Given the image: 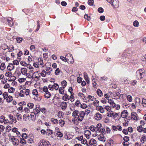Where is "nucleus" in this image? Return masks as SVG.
I'll return each mask as SVG.
<instances>
[{
    "mask_svg": "<svg viewBox=\"0 0 146 146\" xmlns=\"http://www.w3.org/2000/svg\"><path fill=\"white\" fill-rule=\"evenodd\" d=\"M84 111H79L74 110L72 113V116L74 117L75 120L82 121L84 117Z\"/></svg>",
    "mask_w": 146,
    "mask_h": 146,
    "instance_id": "obj_1",
    "label": "nucleus"
},
{
    "mask_svg": "<svg viewBox=\"0 0 146 146\" xmlns=\"http://www.w3.org/2000/svg\"><path fill=\"white\" fill-rule=\"evenodd\" d=\"M113 6V8H117L119 6V3L117 0H106Z\"/></svg>",
    "mask_w": 146,
    "mask_h": 146,
    "instance_id": "obj_2",
    "label": "nucleus"
},
{
    "mask_svg": "<svg viewBox=\"0 0 146 146\" xmlns=\"http://www.w3.org/2000/svg\"><path fill=\"white\" fill-rule=\"evenodd\" d=\"M69 56L70 57L72 58V60H71L70 61H69V59H68V58H66V57H64L63 56H60V59L63 61L65 62H70L71 63H72L74 62V60L73 59V57L72 54H69Z\"/></svg>",
    "mask_w": 146,
    "mask_h": 146,
    "instance_id": "obj_3",
    "label": "nucleus"
},
{
    "mask_svg": "<svg viewBox=\"0 0 146 146\" xmlns=\"http://www.w3.org/2000/svg\"><path fill=\"white\" fill-rule=\"evenodd\" d=\"M143 72L142 69H139L137 71L136 73V76L137 79L140 80L143 77Z\"/></svg>",
    "mask_w": 146,
    "mask_h": 146,
    "instance_id": "obj_4",
    "label": "nucleus"
},
{
    "mask_svg": "<svg viewBox=\"0 0 146 146\" xmlns=\"http://www.w3.org/2000/svg\"><path fill=\"white\" fill-rule=\"evenodd\" d=\"M107 115L108 117H110L114 119L116 118L118 116V114L111 111L110 112L107 113Z\"/></svg>",
    "mask_w": 146,
    "mask_h": 146,
    "instance_id": "obj_5",
    "label": "nucleus"
},
{
    "mask_svg": "<svg viewBox=\"0 0 146 146\" xmlns=\"http://www.w3.org/2000/svg\"><path fill=\"white\" fill-rule=\"evenodd\" d=\"M49 143L48 141H46L44 140H41L38 144L39 146H48Z\"/></svg>",
    "mask_w": 146,
    "mask_h": 146,
    "instance_id": "obj_6",
    "label": "nucleus"
},
{
    "mask_svg": "<svg viewBox=\"0 0 146 146\" xmlns=\"http://www.w3.org/2000/svg\"><path fill=\"white\" fill-rule=\"evenodd\" d=\"M11 139L14 145H17L19 143V141L18 139L12 137L11 138Z\"/></svg>",
    "mask_w": 146,
    "mask_h": 146,
    "instance_id": "obj_7",
    "label": "nucleus"
},
{
    "mask_svg": "<svg viewBox=\"0 0 146 146\" xmlns=\"http://www.w3.org/2000/svg\"><path fill=\"white\" fill-rule=\"evenodd\" d=\"M94 118L97 120H100L102 119V115L100 113H97L95 114Z\"/></svg>",
    "mask_w": 146,
    "mask_h": 146,
    "instance_id": "obj_8",
    "label": "nucleus"
},
{
    "mask_svg": "<svg viewBox=\"0 0 146 146\" xmlns=\"http://www.w3.org/2000/svg\"><path fill=\"white\" fill-rule=\"evenodd\" d=\"M138 116L137 113L134 112H132L131 114V118L133 120H138Z\"/></svg>",
    "mask_w": 146,
    "mask_h": 146,
    "instance_id": "obj_9",
    "label": "nucleus"
},
{
    "mask_svg": "<svg viewBox=\"0 0 146 146\" xmlns=\"http://www.w3.org/2000/svg\"><path fill=\"white\" fill-rule=\"evenodd\" d=\"M40 75L39 74H38V75L36 76H35L34 74H33L32 76L31 77V78L33 79L35 81H37L40 79Z\"/></svg>",
    "mask_w": 146,
    "mask_h": 146,
    "instance_id": "obj_10",
    "label": "nucleus"
},
{
    "mask_svg": "<svg viewBox=\"0 0 146 146\" xmlns=\"http://www.w3.org/2000/svg\"><path fill=\"white\" fill-rule=\"evenodd\" d=\"M102 124L100 123H98L97 124L95 127V132H99L100 131V129L101 128Z\"/></svg>",
    "mask_w": 146,
    "mask_h": 146,
    "instance_id": "obj_11",
    "label": "nucleus"
},
{
    "mask_svg": "<svg viewBox=\"0 0 146 146\" xmlns=\"http://www.w3.org/2000/svg\"><path fill=\"white\" fill-rule=\"evenodd\" d=\"M7 21L8 22L9 25L11 27L12 26L13 23L12 18L10 17H9L7 19Z\"/></svg>",
    "mask_w": 146,
    "mask_h": 146,
    "instance_id": "obj_12",
    "label": "nucleus"
},
{
    "mask_svg": "<svg viewBox=\"0 0 146 146\" xmlns=\"http://www.w3.org/2000/svg\"><path fill=\"white\" fill-rule=\"evenodd\" d=\"M22 91V93L23 94L27 96L30 93V90L28 89H23V90H21Z\"/></svg>",
    "mask_w": 146,
    "mask_h": 146,
    "instance_id": "obj_13",
    "label": "nucleus"
},
{
    "mask_svg": "<svg viewBox=\"0 0 146 146\" xmlns=\"http://www.w3.org/2000/svg\"><path fill=\"white\" fill-rule=\"evenodd\" d=\"M84 134L86 138L89 139L91 135V133L89 130H86L84 132Z\"/></svg>",
    "mask_w": 146,
    "mask_h": 146,
    "instance_id": "obj_14",
    "label": "nucleus"
},
{
    "mask_svg": "<svg viewBox=\"0 0 146 146\" xmlns=\"http://www.w3.org/2000/svg\"><path fill=\"white\" fill-rule=\"evenodd\" d=\"M20 72L22 74L25 75L27 72V70L25 68H21L20 70Z\"/></svg>",
    "mask_w": 146,
    "mask_h": 146,
    "instance_id": "obj_15",
    "label": "nucleus"
},
{
    "mask_svg": "<svg viewBox=\"0 0 146 146\" xmlns=\"http://www.w3.org/2000/svg\"><path fill=\"white\" fill-rule=\"evenodd\" d=\"M14 68V66L12 63H9L7 67V68L8 70L11 71L13 70Z\"/></svg>",
    "mask_w": 146,
    "mask_h": 146,
    "instance_id": "obj_16",
    "label": "nucleus"
},
{
    "mask_svg": "<svg viewBox=\"0 0 146 146\" xmlns=\"http://www.w3.org/2000/svg\"><path fill=\"white\" fill-rule=\"evenodd\" d=\"M97 143L96 141L94 139H91L89 140V145H92L94 144H95Z\"/></svg>",
    "mask_w": 146,
    "mask_h": 146,
    "instance_id": "obj_17",
    "label": "nucleus"
},
{
    "mask_svg": "<svg viewBox=\"0 0 146 146\" xmlns=\"http://www.w3.org/2000/svg\"><path fill=\"white\" fill-rule=\"evenodd\" d=\"M60 106L62 110H65L67 108V103L65 102H63L61 103Z\"/></svg>",
    "mask_w": 146,
    "mask_h": 146,
    "instance_id": "obj_18",
    "label": "nucleus"
},
{
    "mask_svg": "<svg viewBox=\"0 0 146 146\" xmlns=\"http://www.w3.org/2000/svg\"><path fill=\"white\" fill-rule=\"evenodd\" d=\"M96 110L99 111L101 113H103L104 112V110L103 107L102 106H99L96 107Z\"/></svg>",
    "mask_w": 146,
    "mask_h": 146,
    "instance_id": "obj_19",
    "label": "nucleus"
},
{
    "mask_svg": "<svg viewBox=\"0 0 146 146\" xmlns=\"http://www.w3.org/2000/svg\"><path fill=\"white\" fill-rule=\"evenodd\" d=\"M121 116L123 118L126 117L127 115V112L126 110H124L121 113Z\"/></svg>",
    "mask_w": 146,
    "mask_h": 146,
    "instance_id": "obj_20",
    "label": "nucleus"
},
{
    "mask_svg": "<svg viewBox=\"0 0 146 146\" xmlns=\"http://www.w3.org/2000/svg\"><path fill=\"white\" fill-rule=\"evenodd\" d=\"M8 116L12 122L16 123L17 121V120L15 117H14L13 115L11 114H9Z\"/></svg>",
    "mask_w": 146,
    "mask_h": 146,
    "instance_id": "obj_21",
    "label": "nucleus"
},
{
    "mask_svg": "<svg viewBox=\"0 0 146 146\" xmlns=\"http://www.w3.org/2000/svg\"><path fill=\"white\" fill-rule=\"evenodd\" d=\"M98 139L100 141H105L104 135L102 134H100L98 136Z\"/></svg>",
    "mask_w": 146,
    "mask_h": 146,
    "instance_id": "obj_22",
    "label": "nucleus"
},
{
    "mask_svg": "<svg viewBox=\"0 0 146 146\" xmlns=\"http://www.w3.org/2000/svg\"><path fill=\"white\" fill-rule=\"evenodd\" d=\"M6 67L5 63L4 62L1 63L0 65V69L2 71H3L5 69Z\"/></svg>",
    "mask_w": 146,
    "mask_h": 146,
    "instance_id": "obj_23",
    "label": "nucleus"
},
{
    "mask_svg": "<svg viewBox=\"0 0 146 146\" xmlns=\"http://www.w3.org/2000/svg\"><path fill=\"white\" fill-rule=\"evenodd\" d=\"M34 99L35 100H37L38 101H39L41 100V96L39 94H38L37 95L35 96L34 97Z\"/></svg>",
    "mask_w": 146,
    "mask_h": 146,
    "instance_id": "obj_24",
    "label": "nucleus"
},
{
    "mask_svg": "<svg viewBox=\"0 0 146 146\" xmlns=\"http://www.w3.org/2000/svg\"><path fill=\"white\" fill-rule=\"evenodd\" d=\"M62 99L65 101H66L70 99V97L67 94H65L62 96Z\"/></svg>",
    "mask_w": 146,
    "mask_h": 146,
    "instance_id": "obj_25",
    "label": "nucleus"
},
{
    "mask_svg": "<svg viewBox=\"0 0 146 146\" xmlns=\"http://www.w3.org/2000/svg\"><path fill=\"white\" fill-rule=\"evenodd\" d=\"M36 111L37 113H39L41 110L40 106L39 105H37L36 106V108H35Z\"/></svg>",
    "mask_w": 146,
    "mask_h": 146,
    "instance_id": "obj_26",
    "label": "nucleus"
},
{
    "mask_svg": "<svg viewBox=\"0 0 146 146\" xmlns=\"http://www.w3.org/2000/svg\"><path fill=\"white\" fill-rule=\"evenodd\" d=\"M47 131L46 132V135H51L53 133V131L50 130V129H47L46 130Z\"/></svg>",
    "mask_w": 146,
    "mask_h": 146,
    "instance_id": "obj_27",
    "label": "nucleus"
},
{
    "mask_svg": "<svg viewBox=\"0 0 146 146\" xmlns=\"http://www.w3.org/2000/svg\"><path fill=\"white\" fill-rule=\"evenodd\" d=\"M141 142L142 143H143L146 140V137L144 135H143L141 139Z\"/></svg>",
    "mask_w": 146,
    "mask_h": 146,
    "instance_id": "obj_28",
    "label": "nucleus"
},
{
    "mask_svg": "<svg viewBox=\"0 0 146 146\" xmlns=\"http://www.w3.org/2000/svg\"><path fill=\"white\" fill-rule=\"evenodd\" d=\"M7 48L9 52H12L14 50V46L12 45H10L9 46H7Z\"/></svg>",
    "mask_w": 146,
    "mask_h": 146,
    "instance_id": "obj_29",
    "label": "nucleus"
},
{
    "mask_svg": "<svg viewBox=\"0 0 146 146\" xmlns=\"http://www.w3.org/2000/svg\"><path fill=\"white\" fill-rule=\"evenodd\" d=\"M97 93L98 95L100 96H103V94L102 91L100 89H98L97 91Z\"/></svg>",
    "mask_w": 146,
    "mask_h": 146,
    "instance_id": "obj_30",
    "label": "nucleus"
},
{
    "mask_svg": "<svg viewBox=\"0 0 146 146\" xmlns=\"http://www.w3.org/2000/svg\"><path fill=\"white\" fill-rule=\"evenodd\" d=\"M59 125L61 127L64 126L65 124V122L64 120L62 119H60L58 121Z\"/></svg>",
    "mask_w": 146,
    "mask_h": 146,
    "instance_id": "obj_31",
    "label": "nucleus"
},
{
    "mask_svg": "<svg viewBox=\"0 0 146 146\" xmlns=\"http://www.w3.org/2000/svg\"><path fill=\"white\" fill-rule=\"evenodd\" d=\"M49 86H52L53 88H54L56 90H57L59 88V86L57 84H54L53 85H49Z\"/></svg>",
    "mask_w": 146,
    "mask_h": 146,
    "instance_id": "obj_32",
    "label": "nucleus"
},
{
    "mask_svg": "<svg viewBox=\"0 0 146 146\" xmlns=\"http://www.w3.org/2000/svg\"><path fill=\"white\" fill-rule=\"evenodd\" d=\"M51 94L50 92H48L46 93H44V96L45 98H49L51 96Z\"/></svg>",
    "mask_w": 146,
    "mask_h": 146,
    "instance_id": "obj_33",
    "label": "nucleus"
},
{
    "mask_svg": "<svg viewBox=\"0 0 146 146\" xmlns=\"http://www.w3.org/2000/svg\"><path fill=\"white\" fill-rule=\"evenodd\" d=\"M17 119L18 120L21 121L22 119V116L19 113H17L16 114Z\"/></svg>",
    "mask_w": 146,
    "mask_h": 146,
    "instance_id": "obj_34",
    "label": "nucleus"
},
{
    "mask_svg": "<svg viewBox=\"0 0 146 146\" xmlns=\"http://www.w3.org/2000/svg\"><path fill=\"white\" fill-rule=\"evenodd\" d=\"M30 116L29 115L24 114L23 116V119L25 121H27L29 118Z\"/></svg>",
    "mask_w": 146,
    "mask_h": 146,
    "instance_id": "obj_35",
    "label": "nucleus"
},
{
    "mask_svg": "<svg viewBox=\"0 0 146 146\" xmlns=\"http://www.w3.org/2000/svg\"><path fill=\"white\" fill-rule=\"evenodd\" d=\"M51 121L54 124H57L58 123V120L54 118H52L51 119Z\"/></svg>",
    "mask_w": 146,
    "mask_h": 146,
    "instance_id": "obj_36",
    "label": "nucleus"
},
{
    "mask_svg": "<svg viewBox=\"0 0 146 146\" xmlns=\"http://www.w3.org/2000/svg\"><path fill=\"white\" fill-rule=\"evenodd\" d=\"M143 127L142 125H140L137 128V130L139 132H141L143 131Z\"/></svg>",
    "mask_w": 146,
    "mask_h": 146,
    "instance_id": "obj_37",
    "label": "nucleus"
},
{
    "mask_svg": "<svg viewBox=\"0 0 146 146\" xmlns=\"http://www.w3.org/2000/svg\"><path fill=\"white\" fill-rule=\"evenodd\" d=\"M42 90L43 91V93H46L49 92L47 87L46 86H44L42 88Z\"/></svg>",
    "mask_w": 146,
    "mask_h": 146,
    "instance_id": "obj_38",
    "label": "nucleus"
},
{
    "mask_svg": "<svg viewBox=\"0 0 146 146\" xmlns=\"http://www.w3.org/2000/svg\"><path fill=\"white\" fill-rule=\"evenodd\" d=\"M13 100V97L12 96H8L7 99H6V100L7 102H11Z\"/></svg>",
    "mask_w": 146,
    "mask_h": 146,
    "instance_id": "obj_39",
    "label": "nucleus"
},
{
    "mask_svg": "<svg viewBox=\"0 0 146 146\" xmlns=\"http://www.w3.org/2000/svg\"><path fill=\"white\" fill-rule=\"evenodd\" d=\"M67 84V82L65 80H63L61 82L62 87L64 88L66 86Z\"/></svg>",
    "mask_w": 146,
    "mask_h": 146,
    "instance_id": "obj_40",
    "label": "nucleus"
},
{
    "mask_svg": "<svg viewBox=\"0 0 146 146\" xmlns=\"http://www.w3.org/2000/svg\"><path fill=\"white\" fill-rule=\"evenodd\" d=\"M15 91V89L12 87H11L8 89V92L10 93H13Z\"/></svg>",
    "mask_w": 146,
    "mask_h": 146,
    "instance_id": "obj_41",
    "label": "nucleus"
},
{
    "mask_svg": "<svg viewBox=\"0 0 146 146\" xmlns=\"http://www.w3.org/2000/svg\"><path fill=\"white\" fill-rule=\"evenodd\" d=\"M93 105L96 107L97 106H98L99 102L97 100H95L93 102Z\"/></svg>",
    "mask_w": 146,
    "mask_h": 146,
    "instance_id": "obj_42",
    "label": "nucleus"
},
{
    "mask_svg": "<svg viewBox=\"0 0 146 146\" xmlns=\"http://www.w3.org/2000/svg\"><path fill=\"white\" fill-rule=\"evenodd\" d=\"M27 106L30 109H32L33 108L34 105L33 103H29L27 104Z\"/></svg>",
    "mask_w": 146,
    "mask_h": 146,
    "instance_id": "obj_43",
    "label": "nucleus"
},
{
    "mask_svg": "<svg viewBox=\"0 0 146 146\" xmlns=\"http://www.w3.org/2000/svg\"><path fill=\"white\" fill-rule=\"evenodd\" d=\"M64 88L62 87H61L59 88V92L60 94H63L64 92Z\"/></svg>",
    "mask_w": 146,
    "mask_h": 146,
    "instance_id": "obj_44",
    "label": "nucleus"
},
{
    "mask_svg": "<svg viewBox=\"0 0 146 146\" xmlns=\"http://www.w3.org/2000/svg\"><path fill=\"white\" fill-rule=\"evenodd\" d=\"M5 75L8 77H10L11 76L12 73L10 71L7 72L5 74Z\"/></svg>",
    "mask_w": 146,
    "mask_h": 146,
    "instance_id": "obj_45",
    "label": "nucleus"
},
{
    "mask_svg": "<svg viewBox=\"0 0 146 146\" xmlns=\"http://www.w3.org/2000/svg\"><path fill=\"white\" fill-rule=\"evenodd\" d=\"M26 80L25 78H21L19 79L18 81L21 83L24 82Z\"/></svg>",
    "mask_w": 146,
    "mask_h": 146,
    "instance_id": "obj_46",
    "label": "nucleus"
},
{
    "mask_svg": "<svg viewBox=\"0 0 146 146\" xmlns=\"http://www.w3.org/2000/svg\"><path fill=\"white\" fill-rule=\"evenodd\" d=\"M75 105L76 106L78 107H80L81 104L80 103V102L79 100H77L75 102Z\"/></svg>",
    "mask_w": 146,
    "mask_h": 146,
    "instance_id": "obj_47",
    "label": "nucleus"
},
{
    "mask_svg": "<svg viewBox=\"0 0 146 146\" xmlns=\"http://www.w3.org/2000/svg\"><path fill=\"white\" fill-rule=\"evenodd\" d=\"M60 72V71L59 69V68H57L56 69L55 71V74L56 75H59Z\"/></svg>",
    "mask_w": 146,
    "mask_h": 146,
    "instance_id": "obj_48",
    "label": "nucleus"
},
{
    "mask_svg": "<svg viewBox=\"0 0 146 146\" xmlns=\"http://www.w3.org/2000/svg\"><path fill=\"white\" fill-rule=\"evenodd\" d=\"M142 105L144 107H146V100L143 98L142 99Z\"/></svg>",
    "mask_w": 146,
    "mask_h": 146,
    "instance_id": "obj_49",
    "label": "nucleus"
},
{
    "mask_svg": "<svg viewBox=\"0 0 146 146\" xmlns=\"http://www.w3.org/2000/svg\"><path fill=\"white\" fill-rule=\"evenodd\" d=\"M84 116L85 115H87L90 112V111L88 109H86L85 110V111H84Z\"/></svg>",
    "mask_w": 146,
    "mask_h": 146,
    "instance_id": "obj_50",
    "label": "nucleus"
},
{
    "mask_svg": "<svg viewBox=\"0 0 146 146\" xmlns=\"http://www.w3.org/2000/svg\"><path fill=\"white\" fill-rule=\"evenodd\" d=\"M47 75L46 72L44 70H43L41 73V75L43 77H45Z\"/></svg>",
    "mask_w": 146,
    "mask_h": 146,
    "instance_id": "obj_51",
    "label": "nucleus"
},
{
    "mask_svg": "<svg viewBox=\"0 0 146 146\" xmlns=\"http://www.w3.org/2000/svg\"><path fill=\"white\" fill-rule=\"evenodd\" d=\"M105 109L107 111H110L111 109V107L108 106L105 107Z\"/></svg>",
    "mask_w": 146,
    "mask_h": 146,
    "instance_id": "obj_52",
    "label": "nucleus"
},
{
    "mask_svg": "<svg viewBox=\"0 0 146 146\" xmlns=\"http://www.w3.org/2000/svg\"><path fill=\"white\" fill-rule=\"evenodd\" d=\"M5 117L3 115H1L0 117V122L3 123L5 121Z\"/></svg>",
    "mask_w": 146,
    "mask_h": 146,
    "instance_id": "obj_53",
    "label": "nucleus"
},
{
    "mask_svg": "<svg viewBox=\"0 0 146 146\" xmlns=\"http://www.w3.org/2000/svg\"><path fill=\"white\" fill-rule=\"evenodd\" d=\"M133 25L134 27H137L139 26V23L137 21H135L133 22Z\"/></svg>",
    "mask_w": 146,
    "mask_h": 146,
    "instance_id": "obj_54",
    "label": "nucleus"
},
{
    "mask_svg": "<svg viewBox=\"0 0 146 146\" xmlns=\"http://www.w3.org/2000/svg\"><path fill=\"white\" fill-rule=\"evenodd\" d=\"M30 49L32 52H34L35 50V47L34 45H31L30 47Z\"/></svg>",
    "mask_w": 146,
    "mask_h": 146,
    "instance_id": "obj_55",
    "label": "nucleus"
},
{
    "mask_svg": "<svg viewBox=\"0 0 146 146\" xmlns=\"http://www.w3.org/2000/svg\"><path fill=\"white\" fill-rule=\"evenodd\" d=\"M3 96L4 99H7L8 97V93L6 92H4L3 94Z\"/></svg>",
    "mask_w": 146,
    "mask_h": 146,
    "instance_id": "obj_56",
    "label": "nucleus"
},
{
    "mask_svg": "<svg viewBox=\"0 0 146 146\" xmlns=\"http://www.w3.org/2000/svg\"><path fill=\"white\" fill-rule=\"evenodd\" d=\"M95 127L94 125H91L90 127V129L93 132H95Z\"/></svg>",
    "mask_w": 146,
    "mask_h": 146,
    "instance_id": "obj_57",
    "label": "nucleus"
},
{
    "mask_svg": "<svg viewBox=\"0 0 146 146\" xmlns=\"http://www.w3.org/2000/svg\"><path fill=\"white\" fill-rule=\"evenodd\" d=\"M73 91V89L71 87H70L68 89V92L71 94V96H73L74 94L72 92Z\"/></svg>",
    "mask_w": 146,
    "mask_h": 146,
    "instance_id": "obj_58",
    "label": "nucleus"
},
{
    "mask_svg": "<svg viewBox=\"0 0 146 146\" xmlns=\"http://www.w3.org/2000/svg\"><path fill=\"white\" fill-rule=\"evenodd\" d=\"M87 107V105L85 104H81L80 106V107L83 109H85Z\"/></svg>",
    "mask_w": 146,
    "mask_h": 146,
    "instance_id": "obj_59",
    "label": "nucleus"
},
{
    "mask_svg": "<svg viewBox=\"0 0 146 146\" xmlns=\"http://www.w3.org/2000/svg\"><path fill=\"white\" fill-rule=\"evenodd\" d=\"M20 139V143H21L25 144L26 143V141L24 139L21 138Z\"/></svg>",
    "mask_w": 146,
    "mask_h": 146,
    "instance_id": "obj_60",
    "label": "nucleus"
},
{
    "mask_svg": "<svg viewBox=\"0 0 146 146\" xmlns=\"http://www.w3.org/2000/svg\"><path fill=\"white\" fill-rule=\"evenodd\" d=\"M32 94L33 95L35 96L37 95L38 94L37 90L36 89H34L33 90Z\"/></svg>",
    "mask_w": 146,
    "mask_h": 146,
    "instance_id": "obj_61",
    "label": "nucleus"
},
{
    "mask_svg": "<svg viewBox=\"0 0 146 146\" xmlns=\"http://www.w3.org/2000/svg\"><path fill=\"white\" fill-rule=\"evenodd\" d=\"M123 140L126 142H128L129 140V137L127 136H125L123 138Z\"/></svg>",
    "mask_w": 146,
    "mask_h": 146,
    "instance_id": "obj_62",
    "label": "nucleus"
},
{
    "mask_svg": "<svg viewBox=\"0 0 146 146\" xmlns=\"http://www.w3.org/2000/svg\"><path fill=\"white\" fill-rule=\"evenodd\" d=\"M56 134L59 137H61L63 136L62 134L60 131L57 132Z\"/></svg>",
    "mask_w": 146,
    "mask_h": 146,
    "instance_id": "obj_63",
    "label": "nucleus"
},
{
    "mask_svg": "<svg viewBox=\"0 0 146 146\" xmlns=\"http://www.w3.org/2000/svg\"><path fill=\"white\" fill-rule=\"evenodd\" d=\"M84 18L85 19H87L88 21L90 20V17L87 14H86L84 15Z\"/></svg>",
    "mask_w": 146,
    "mask_h": 146,
    "instance_id": "obj_64",
    "label": "nucleus"
}]
</instances>
